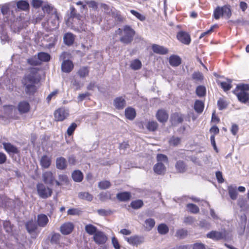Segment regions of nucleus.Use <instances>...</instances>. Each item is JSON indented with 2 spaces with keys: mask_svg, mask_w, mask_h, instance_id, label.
I'll list each match as a JSON object with an SVG mask.
<instances>
[{
  "mask_svg": "<svg viewBox=\"0 0 249 249\" xmlns=\"http://www.w3.org/2000/svg\"><path fill=\"white\" fill-rule=\"evenodd\" d=\"M240 224L241 228L242 230V234L244 232L246 227V224L247 222V216L246 214H244L240 216Z\"/></svg>",
  "mask_w": 249,
  "mask_h": 249,
  "instance_id": "obj_56",
  "label": "nucleus"
},
{
  "mask_svg": "<svg viewBox=\"0 0 249 249\" xmlns=\"http://www.w3.org/2000/svg\"><path fill=\"white\" fill-rule=\"evenodd\" d=\"M143 203H130L127 208L129 211H130L131 209H138L141 208Z\"/></svg>",
  "mask_w": 249,
  "mask_h": 249,
  "instance_id": "obj_62",
  "label": "nucleus"
},
{
  "mask_svg": "<svg viewBox=\"0 0 249 249\" xmlns=\"http://www.w3.org/2000/svg\"><path fill=\"white\" fill-rule=\"evenodd\" d=\"M51 162V159L47 155L42 156L40 161V163L42 167L45 169L50 166Z\"/></svg>",
  "mask_w": 249,
  "mask_h": 249,
  "instance_id": "obj_27",
  "label": "nucleus"
},
{
  "mask_svg": "<svg viewBox=\"0 0 249 249\" xmlns=\"http://www.w3.org/2000/svg\"><path fill=\"white\" fill-rule=\"evenodd\" d=\"M93 239L97 244L103 245L106 243L107 237L103 231H98L96 234H94Z\"/></svg>",
  "mask_w": 249,
  "mask_h": 249,
  "instance_id": "obj_8",
  "label": "nucleus"
},
{
  "mask_svg": "<svg viewBox=\"0 0 249 249\" xmlns=\"http://www.w3.org/2000/svg\"><path fill=\"white\" fill-rule=\"evenodd\" d=\"M85 229L87 233L91 235H94L99 231L97 230V227L91 224L86 225Z\"/></svg>",
  "mask_w": 249,
  "mask_h": 249,
  "instance_id": "obj_36",
  "label": "nucleus"
},
{
  "mask_svg": "<svg viewBox=\"0 0 249 249\" xmlns=\"http://www.w3.org/2000/svg\"><path fill=\"white\" fill-rule=\"evenodd\" d=\"M116 197L120 201H127L131 197V194L129 192L119 193L117 194Z\"/></svg>",
  "mask_w": 249,
  "mask_h": 249,
  "instance_id": "obj_22",
  "label": "nucleus"
},
{
  "mask_svg": "<svg viewBox=\"0 0 249 249\" xmlns=\"http://www.w3.org/2000/svg\"><path fill=\"white\" fill-rule=\"evenodd\" d=\"M97 213L101 216H107L111 214L113 212L110 210L101 209L97 210Z\"/></svg>",
  "mask_w": 249,
  "mask_h": 249,
  "instance_id": "obj_58",
  "label": "nucleus"
},
{
  "mask_svg": "<svg viewBox=\"0 0 249 249\" xmlns=\"http://www.w3.org/2000/svg\"><path fill=\"white\" fill-rule=\"evenodd\" d=\"M130 13L141 21H143L145 19L144 16L134 10H131Z\"/></svg>",
  "mask_w": 249,
  "mask_h": 249,
  "instance_id": "obj_60",
  "label": "nucleus"
},
{
  "mask_svg": "<svg viewBox=\"0 0 249 249\" xmlns=\"http://www.w3.org/2000/svg\"><path fill=\"white\" fill-rule=\"evenodd\" d=\"M227 236V232L225 230L221 231H213L207 234V237L214 240H219L225 239Z\"/></svg>",
  "mask_w": 249,
  "mask_h": 249,
  "instance_id": "obj_6",
  "label": "nucleus"
},
{
  "mask_svg": "<svg viewBox=\"0 0 249 249\" xmlns=\"http://www.w3.org/2000/svg\"><path fill=\"white\" fill-rule=\"evenodd\" d=\"M188 235V231L184 229L178 230L176 231L175 236L178 239H183L186 237Z\"/></svg>",
  "mask_w": 249,
  "mask_h": 249,
  "instance_id": "obj_44",
  "label": "nucleus"
},
{
  "mask_svg": "<svg viewBox=\"0 0 249 249\" xmlns=\"http://www.w3.org/2000/svg\"><path fill=\"white\" fill-rule=\"evenodd\" d=\"M157 119L161 123H166L169 118L167 112L163 109H159L156 114Z\"/></svg>",
  "mask_w": 249,
  "mask_h": 249,
  "instance_id": "obj_12",
  "label": "nucleus"
},
{
  "mask_svg": "<svg viewBox=\"0 0 249 249\" xmlns=\"http://www.w3.org/2000/svg\"><path fill=\"white\" fill-rule=\"evenodd\" d=\"M43 3L42 0H32L31 3L33 7L37 9L42 6Z\"/></svg>",
  "mask_w": 249,
  "mask_h": 249,
  "instance_id": "obj_63",
  "label": "nucleus"
},
{
  "mask_svg": "<svg viewBox=\"0 0 249 249\" xmlns=\"http://www.w3.org/2000/svg\"><path fill=\"white\" fill-rule=\"evenodd\" d=\"M78 75L80 77H85L89 75V69L88 67H82L77 71Z\"/></svg>",
  "mask_w": 249,
  "mask_h": 249,
  "instance_id": "obj_46",
  "label": "nucleus"
},
{
  "mask_svg": "<svg viewBox=\"0 0 249 249\" xmlns=\"http://www.w3.org/2000/svg\"><path fill=\"white\" fill-rule=\"evenodd\" d=\"M184 120V116L180 113L175 112L171 114L170 122L173 125H177L181 124Z\"/></svg>",
  "mask_w": 249,
  "mask_h": 249,
  "instance_id": "obj_10",
  "label": "nucleus"
},
{
  "mask_svg": "<svg viewBox=\"0 0 249 249\" xmlns=\"http://www.w3.org/2000/svg\"><path fill=\"white\" fill-rule=\"evenodd\" d=\"M81 18V15L77 13L75 8L73 6H71L70 7V13L69 15V20L76 18L77 20H80Z\"/></svg>",
  "mask_w": 249,
  "mask_h": 249,
  "instance_id": "obj_37",
  "label": "nucleus"
},
{
  "mask_svg": "<svg viewBox=\"0 0 249 249\" xmlns=\"http://www.w3.org/2000/svg\"><path fill=\"white\" fill-rule=\"evenodd\" d=\"M69 113L65 110L64 108H59L54 112V116L55 121H63L67 118Z\"/></svg>",
  "mask_w": 249,
  "mask_h": 249,
  "instance_id": "obj_9",
  "label": "nucleus"
},
{
  "mask_svg": "<svg viewBox=\"0 0 249 249\" xmlns=\"http://www.w3.org/2000/svg\"><path fill=\"white\" fill-rule=\"evenodd\" d=\"M38 59L42 62H49L51 59L50 55L47 53L40 52L37 54Z\"/></svg>",
  "mask_w": 249,
  "mask_h": 249,
  "instance_id": "obj_39",
  "label": "nucleus"
},
{
  "mask_svg": "<svg viewBox=\"0 0 249 249\" xmlns=\"http://www.w3.org/2000/svg\"><path fill=\"white\" fill-rule=\"evenodd\" d=\"M130 66L132 70L136 71L140 70L142 68V64L140 60L136 59L131 61Z\"/></svg>",
  "mask_w": 249,
  "mask_h": 249,
  "instance_id": "obj_41",
  "label": "nucleus"
},
{
  "mask_svg": "<svg viewBox=\"0 0 249 249\" xmlns=\"http://www.w3.org/2000/svg\"><path fill=\"white\" fill-rule=\"evenodd\" d=\"M228 191L230 197L232 200H235L237 198L238 193L236 187L233 186H229L228 187Z\"/></svg>",
  "mask_w": 249,
  "mask_h": 249,
  "instance_id": "obj_34",
  "label": "nucleus"
},
{
  "mask_svg": "<svg viewBox=\"0 0 249 249\" xmlns=\"http://www.w3.org/2000/svg\"><path fill=\"white\" fill-rule=\"evenodd\" d=\"M192 79L196 81H201L204 79V76L202 73L197 71L194 72L192 74Z\"/></svg>",
  "mask_w": 249,
  "mask_h": 249,
  "instance_id": "obj_53",
  "label": "nucleus"
},
{
  "mask_svg": "<svg viewBox=\"0 0 249 249\" xmlns=\"http://www.w3.org/2000/svg\"><path fill=\"white\" fill-rule=\"evenodd\" d=\"M3 228L6 232L8 233H12L13 231V225L10 221H5L3 222Z\"/></svg>",
  "mask_w": 249,
  "mask_h": 249,
  "instance_id": "obj_52",
  "label": "nucleus"
},
{
  "mask_svg": "<svg viewBox=\"0 0 249 249\" xmlns=\"http://www.w3.org/2000/svg\"><path fill=\"white\" fill-rule=\"evenodd\" d=\"M36 188L39 196L42 198H47L52 195V190L42 183H38Z\"/></svg>",
  "mask_w": 249,
  "mask_h": 249,
  "instance_id": "obj_5",
  "label": "nucleus"
},
{
  "mask_svg": "<svg viewBox=\"0 0 249 249\" xmlns=\"http://www.w3.org/2000/svg\"><path fill=\"white\" fill-rule=\"evenodd\" d=\"M114 106L118 109H123L126 105L125 99L121 96L116 97L114 100Z\"/></svg>",
  "mask_w": 249,
  "mask_h": 249,
  "instance_id": "obj_19",
  "label": "nucleus"
},
{
  "mask_svg": "<svg viewBox=\"0 0 249 249\" xmlns=\"http://www.w3.org/2000/svg\"><path fill=\"white\" fill-rule=\"evenodd\" d=\"M2 144L3 149L11 158H13L15 155L20 154L19 149L10 142H3Z\"/></svg>",
  "mask_w": 249,
  "mask_h": 249,
  "instance_id": "obj_4",
  "label": "nucleus"
},
{
  "mask_svg": "<svg viewBox=\"0 0 249 249\" xmlns=\"http://www.w3.org/2000/svg\"><path fill=\"white\" fill-rule=\"evenodd\" d=\"M39 81V79L36 77L35 73L25 75L22 79V83L25 87L26 93L29 95H34L37 91L36 84Z\"/></svg>",
  "mask_w": 249,
  "mask_h": 249,
  "instance_id": "obj_1",
  "label": "nucleus"
},
{
  "mask_svg": "<svg viewBox=\"0 0 249 249\" xmlns=\"http://www.w3.org/2000/svg\"><path fill=\"white\" fill-rule=\"evenodd\" d=\"M204 107V103L200 100H196L194 104V109L195 111L198 113H201L203 112Z\"/></svg>",
  "mask_w": 249,
  "mask_h": 249,
  "instance_id": "obj_35",
  "label": "nucleus"
},
{
  "mask_svg": "<svg viewBox=\"0 0 249 249\" xmlns=\"http://www.w3.org/2000/svg\"><path fill=\"white\" fill-rule=\"evenodd\" d=\"M177 38L179 41L185 45H189L191 41L189 34L182 31H179L177 33Z\"/></svg>",
  "mask_w": 249,
  "mask_h": 249,
  "instance_id": "obj_7",
  "label": "nucleus"
},
{
  "mask_svg": "<svg viewBox=\"0 0 249 249\" xmlns=\"http://www.w3.org/2000/svg\"><path fill=\"white\" fill-rule=\"evenodd\" d=\"M59 181L55 180V183L57 185L60 186L63 184H67L69 183V178L66 175H60L58 177Z\"/></svg>",
  "mask_w": 249,
  "mask_h": 249,
  "instance_id": "obj_40",
  "label": "nucleus"
},
{
  "mask_svg": "<svg viewBox=\"0 0 249 249\" xmlns=\"http://www.w3.org/2000/svg\"><path fill=\"white\" fill-rule=\"evenodd\" d=\"M18 108L21 114L26 113L30 109V105L27 101H21L18 104Z\"/></svg>",
  "mask_w": 249,
  "mask_h": 249,
  "instance_id": "obj_16",
  "label": "nucleus"
},
{
  "mask_svg": "<svg viewBox=\"0 0 249 249\" xmlns=\"http://www.w3.org/2000/svg\"><path fill=\"white\" fill-rule=\"evenodd\" d=\"M18 8L21 10L26 11L29 9V4L25 0H21L17 2Z\"/></svg>",
  "mask_w": 249,
  "mask_h": 249,
  "instance_id": "obj_38",
  "label": "nucleus"
},
{
  "mask_svg": "<svg viewBox=\"0 0 249 249\" xmlns=\"http://www.w3.org/2000/svg\"><path fill=\"white\" fill-rule=\"evenodd\" d=\"M218 28V25L216 24L212 25L210 29L205 32H203L199 36V39H201L204 37L206 36H209L211 35L214 29H217Z\"/></svg>",
  "mask_w": 249,
  "mask_h": 249,
  "instance_id": "obj_48",
  "label": "nucleus"
},
{
  "mask_svg": "<svg viewBox=\"0 0 249 249\" xmlns=\"http://www.w3.org/2000/svg\"><path fill=\"white\" fill-rule=\"evenodd\" d=\"M153 170L157 174L161 175L165 172L166 168L162 163L158 162L154 165Z\"/></svg>",
  "mask_w": 249,
  "mask_h": 249,
  "instance_id": "obj_30",
  "label": "nucleus"
},
{
  "mask_svg": "<svg viewBox=\"0 0 249 249\" xmlns=\"http://www.w3.org/2000/svg\"><path fill=\"white\" fill-rule=\"evenodd\" d=\"M71 177L75 182H80L83 179L84 176L80 170H76L72 173Z\"/></svg>",
  "mask_w": 249,
  "mask_h": 249,
  "instance_id": "obj_26",
  "label": "nucleus"
},
{
  "mask_svg": "<svg viewBox=\"0 0 249 249\" xmlns=\"http://www.w3.org/2000/svg\"><path fill=\"white\" fill-rule=\"evenodd\" d=\"M37 224L32 220L27 221L25 224L26 230L30 234L36 231L37 229Z\"/></svg>",
  "mask_w": 249,
  "mask_h": 249,
  "instance_id": "obj_25",
  "label": "nucleus"
},
{
  "mask_svg": "<svg viewBox=\"0 0 249 249\" xmlns=\"http://www.w3.org/2000/svg\"><path fill=\"white\" fill-rule=\"evenodd\" d=\"M233 93L240 103L249 105V84L242 83L237 85Z\"/></svg>",
  "mask_w": 249,
  "mask_h": 249,
  "instance_id": "obj_2",
  "label": "nucleus"
},
{
  "mask_svg": "<svg viewBox=\"0 0 249 249\" xmlns=\"http://www.w3.org/2000/svg\"><path fill=\"white\" fill-rule=\"evenodd\" d=\"M74 225L71 222H66L61 225L60 230L63 235H68L70 234L74 229Z\"/></svg>",
  "mask_w": 249,
  "mask_h": 249,
  "instance_id": "obj_11",
  "label": "nucleus"
},
{
  "mask_svg": "<svg viewBox=\"0 0 249 249\" xmlns=\"http://www.w3.org/2000/svg\"><path fill=\"white\" fill-rule=\"evenodd\" d=\"M75 36L71 33H66L63 37L64 43L67 46L72 45L75 40Z\"/></svg>",
  "mask_w": 249,
  "mask_h": 249,
  "instance_id": "obj_20",
  "label": "nucleus"
},
{
  "mask_svg": "<svg viewBox=\"0 0 249 249\" xmlns=\"http://www.w3.org/2000/svg\"><path fill=\"white\" fill-rule=\"evenodd\" d=\"M186 165L182 160H178L175 164V167L178 173H183L186 170Z\"/></svg>",
  "mask_w": 249,
  "mask_h": 249,
  "instance_id": "obj_31",
  "label": "nucleus"
},
{
  "mask_svg": "<svg viewBox=\"0 0 249 249\" xmlns=\"http://www.w3.org/2000/svg\"><path fill=\"white\" fill-rule=\"evenodd\" d=\"M61 235L58 233H53L50 240V242L52 244L58 245L60 243Z\"/></svg>",
  "mask_w": 249,
  "mask_h": 249,
  "instance_id": "obj_45",
  "label": "nucleus"
},
{
  "mask_svg": "<svg viewBox=\"0 0 249 249\" xmlns=\"http://www.w3.org/2000/svg\"><path fill=\"white\" fill-rule=\"evenodd\" d=\"M56 167L59 170H64L67 167V162L65 158L61 157L56 160Z\"/></svg>",
  "mask_w": 249,
  "mask_h": 249,
  "instance_id": "obj_21",
  "label": "nucleus"
},
{
  "mask_svg": "<svg viewBox=\"0 0 249 249\" xmlns=\"http://www.w3.org/2000/svg\"><path fill=\"white\" fill-rule=\"evenodd\" d=\"M123 31L124 32V35L120 37V41L126 44L130 43L133 40L135 32L130 26L125 25L124 26L123 30L119 28L116 31V33L121 35L122 34Z\"/></svg>",
  "mask_w": 249,
  "mask_h": 249,
  "instance_id": "obj_3",
  "label": "nucleus"
},
{
  "mask_svg": "<svg viewBox=\"0 0 249 249\" xmlns=\"http://www.w3.org/2000/svg\"><path fill=\"white\" fill-rule=\"evenodd\" d=\"M196 94L199 97H202L206 95V89L204 86H198L196 90Z\"/></svg>",
  "mask_w": 249,
  "mask_h": 249,
  "instance_id": "obj_42",
  "label": "nucleus"
},
{
  "mask_svg": "<svg viewBox=\"0 0 249 249\" xmlns=\"http://www.w3.org/2000/svg\"><path fill=\"white\" fill-rule=\"evenodd\" d=\"M99 197L100 200L105 201L111 199V195L108 191L102 192L99 195Z\"/></svg>",
  "mask_w": 249,
  "mask_h": 249,
  "instance_id": "obj_49",
  "label": "nucleus"
},
{
  "mask_svg": "<svg viewBox=\"0 0 249 249\" xmlns=\"http://www.w3.org/2000/svg\"><path fill=\"white\" fill-rule=\"evenodd\" d=\"M169 62L171 66L178 67L181 63V59L177 55H172L169 57Z\"/></svg>",
  "mask_w": 249,
  "mask_h": 249,
  "instance_id": "obj_24",
  "label": "nucleus"
},
{
  "mask_svg": "<svg viewBox=\"0 0 249 249\" xmlns=\"http://www.w3.org/2000/svg\"><path fill=\"white\" fill-rule=\"evenodd\" d=\"M125 240L129 244L133 246H138L143 242L142 239L138 235L132 236L130 237H125Z\"/></svg>",
  "mask_w": 249,
  "mask_h": 249,
  "instance_id": "obj_17",
  "label": "nucleus"
},
{
  "mask_svg": "<svg viewBox=\"0 0 249 249\" xmlns=\"http://www.w3.org/2000/svg\"><path fill=\"white\" fill-rule=\"evenodd\" d=\"M217 83L218 85L220 86L224 91H229L232 88L231 81L230 79H228L227 82H218Z\"/></svg>",
  "mask_w": 249,
  "mask_h": 249,
  "instance_id": "obj_32",
  "label": "nucleus"
},
{
  "mask_svg": "<svg viewBox=\"0 0 249 249\" xmlns=\"http://www.w3.org/2000/svg\"><path fill=\"white\" fill-rule=\"evenodd\" d=\"M43 179L45 183L47 184H53L55 182V180L53 174L51 171H46L43 174Z\"/></svg>",
  "mask_w": 249,
  "mask_h": 249,
  "instance_id": "obj_13",
  "label": "nucleus"
},
{
  "mask_svg": "<svg viewBox=\"0 0 249 249\" xmlns=\"http://www.w3.org/2000/svg\"><path fill=\"white\" fill-rule=\"evenodd\" d=\"M77 127V125L75 123H72L68 128L67 130V134L69 136H71L73 135L74 131Z\"/></svg>",
  "mask_w": 249,
  "mask_h": 249,
  "instance_id": "obj_54",
  "label": "nucleus"
},
{
  "mask_svg": "<svg viewBox=\"0 0 249 249\" xmlns=\"http://www.w3.org/2000/svg\"><path fill=\"white\" fill-rule=\"evenodd\" d=\"M74 65L72 62L70 60H64L61 65L62 71L66 73L70 72L73 69Z\"/></svg>",
  "mask_w": 249,
  "mask_h": 249,
  "instance_id": "obj_15",
  "label": "nucleus"
},
{
  "mask_svg": "<svg viewBox=\"0 0 249 249\" xmlns=\"http://www.w3.org/2000/svg\"><path fill=\"white\" fill-rule=\"evenodd\" d=\"M145 127L149 132H155L158 130L159 124L155 121L149 120L146 123Z\"/></svg>",
  "mask_w": 249,
  "mask_h": 249,
  "instance_id": "obj_23",
  "label": "nucleus"
},
{
  "mask_svg": "<svg viewBox=\"0 0 249 249\" xmlns=\"http://www.w3.org/2000/svg\"><path fill=\"white\" fill-rule=\"evenodd\" d=\"M78 196L81 199L88 201H91L93 197L91 194L86 192H80Z\"/></svg>",
  "mask_w": 249,
  "mask_h": 249,
  "instance_id": "obj_33",
  "label": "nucleus"
},
{
  "mask_svg": "<svg viewBox=\"0 0 249 249\" xmlns=\"http://www.w3.org/2000/svg\"><path fill=\"white\" fill-rule=\"evenodd\" d=\"M221 8L223 15H225L228 18H230L232 14L230 5H225Z\"/></svg>",
  "mask_w": 249,
  "mask_h": 249,
  "instance_id": "obj_50",
  "label": "nucleus"
},
{
  "mask_svg": "<svg viewBox=\"0 0 249 249\" xmlns=\"http://www.w3.org/2000/svg\"><path fill=\"white\" fill-rule=\"evenodd\" d=\"M152 49L154 53L157 54L164 55L168 53V49L162 46L154 44L152 45Z\"/></svg>",
  "mask_w": 249,
  "mask_h": 249,
  "instance_id": "obj_14",
  "label": "nucleus"
},
{
  "mask_svg": "<svg viewBox=\"0 0 249 249\" xmlns=\"http://www.w3.org/2000/svg\"><path fill=\"white\" fill-rule=\"evenodd\" d=\"M125 115L127 119L133 120L136 117L135 109L132 107H128L125 109Z\"/></svg>",
  "mask_w": 249,
  "mask_h": 249,
  "instance_id": "obj_28",
  "label": "nucleus"
},
{
  "mask_svg": "<svg viewBox=\"0 0 249 249\" xmlns=\"http://www.w3.org/2000/svg\"><path fill=\"white\" fill-rule=\"evenodd\" d=\"M181 143V138L175 136H172L168 140L169 145L173 147L178 146L180 145Z\"/></svg>",
  "mask_w": 249,
  "mask_h": 249,
  "instance_id": "obj_29",
  "label": "nucleus"
},
{
  "mask_svg": "<svg viewBox=\"0 0 249 249\" xmlns=\"http://www.w3.org/2000/svg\"><path fill=\"white\" fill-rule=\"evenodd\" d=\"M49 222V219L45 214H39L37 215V225L40 227H45Z\"/></svg>",
  "mask_w": 249,
  "mask_h": 249,
  "instance_id": "obj_18",
  "label": "nucleus"
},
{
  "mask_svg": "<svg viewBox=\"0 0 249 249\" xmlns=\"http://www.w3.org/2000/svg\"><path fill=\"white\" fill-rule=\"evenodd\" d=\"M157 159L158 162H161V161H164L165 162H168V158L167 157L162 154H158L157 156Z\"/></svg>",
  "mask_w": 249,
  "mask_h": 249,
  "instance_id": "obj_64",
  "label": "nucleus"
},
{
  "mask_svg": "<svg viewBox=\"0 0 249 249\" xmlns=\"http://www.w3.org/2000/svg\"><path fill=\"white\" fill-rule=\"evenodd\" d=\"M158 231L160 234H166L169 231V228L165 224H160L158 226Z\"/></svg>",
  "mask_w": 249,
  "mask_h": 249,
  "instance_id": "obj_43",
  "label": "nucleus"
},
{
  "mask_svg": "<svg viewBox=\"0 0 249 249\" xmlns=\"http://www.w3.org/2000/svg\"><path fill=\"white\" fill-rule=\"evenodd\" d=\"M223 16V14L222 12V8L219 6L216 7L213 11V18L216 20H218L220 18V17H222Z\"/></svg>",
  "mask_w": 249,
  "mask_h": 249,
  "instance_id": "obj_47",
  "label": "nucleus"
},
{
  "mask_svg": "<svg viewBox=\"0 0 249 249\" xmlns=\"http://www.w3.org/2000/svg\"><path fill=\"white\" fill-rule=\"evenodd\" d=\"M187 208L192 213H196L199 212L198 207L193 203H188Z\"/></svg>",
  "mask_w": 249,
  "mask_h": 249,
  "instance_id": "obj_57",
  "label": "nucleus"
},
{
  "mask_svg": "<svg viewBox=\"0 0 249 249\" xmlns=\"http://www.w3.org/2000/svg\"><path fill=\"white\" fill-rule=\"evenodd\" d=\"M145 228L148 230H150L154 227L155 224V220L152 218H149L145 221Z\"/></svg>",
  "mask_w": 249,
  "mask_h": 249,
  "instance_id": "obj_55",
  "label": "nucleus"
},
{
  "mask_svg": "<svg viewBox=\"0 0 249 249\" xmlns=\"http://www.w3.org/2000/svg\"><path fill=\"white\" fill-rule=\"evenodd\" d=\"M217 106L219 109L221 110L227 107V104L225 101L220 98L217 101Z\"/></svg>",
  "mask_w": 249,
  "mask_h": 249,
  "instance_id": "obj_59",
  "label": "nucleus"
},
{
  "mask_svg": "<svg viewBox=\"0 0 249 249\" xmlns=\"http://www.w3.org/2000/svg\"><path fill=\"white\" fill-rule=\"evenodd\" d=\"M111 186V183L108 180H103L98 183V187L101 189H107Z\"/></svg>",
  "mask_w": 249,
  "mask_h": 249,
  "instance_id": "obj_51",
  "label": "nucleus"
},
{
  "mask_svg": "<svg viewBox=\"0 0 249 249\" xmlns=\"http://www.w3.org/2000/svg\"><path fill=\"white\" fill-rule=\"evenodd\" d=\"M54 19L53 21V28H57V27L59 25V17L58 13H57L56 11H55L54 13Z\"/></svg>",
  "mask_w": 249,
  "mask_h": 249,
  "instance_id": "obj_61",
  "label": "nucleus"
}]
</instances>
